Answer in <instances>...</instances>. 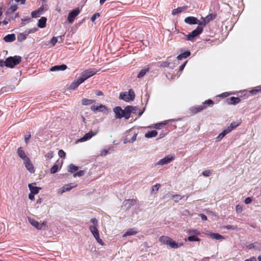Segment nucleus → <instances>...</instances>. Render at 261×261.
I'll use <instances>...</instances> for the list:
<instances>
[{
    "instance_id": "nucleus-1",
    "label": "nucleus",
    "mask_w": 261,
    "mask_h": 261,
    "mask_svg": "<svg viewBox=\"0 0 261 261\" xmlns=\"http://www.w3.org/2000/svg\"><path fill=\"white\" fill-rule=\"evenodd\" d=\"M137 110L136 107L127 106L124 109H122L120 107H116L114 109V112L116 118H124L126 119L130 117L132 113H135Z\"/></svg>"
},
{
    "instance_id": "nucleus-2",
    "label": "nucleus",
    "mask_w": 261,
    "mask_h": 261,
    "mask_svg": "<svg viewBox=\"0 0 261 261\" xmlns=\"http://www.w3.org/2000/svg\"><path fill=\"white\" fill-rule=\"evenodd\" d=\"M159 241L162 244L166 245L171 249H177L184 245L182 242H177L171 238L166 236H161L159 238Z\"/></svg>"
},
{
    "instance_id": "nucleus-3",
    "label": "nucleus",
    "mask_w": 261,
    "mask_h": 261,
    "mask_svg": "<svg viewBox=\"0 0 261 261\" xmlns=\"http://www.w3.org/2000/svg\"><path fill=\"white\" fill-rule=\"evenodd\" d=\"M21 61V57L18 56L10 57L7 58L5 61V65L11 68L19 64Z\"/></svg>"
},
{
    "instance_id": "nucleus-4",
    "label": "nucleus",
    "mask_w": 261,
    "mask_h": 261,
    "mask_svg": "<svg viewBox=\"0 0 261 261\" xmlns=\"http://www.w3.org/2000/svg\"><path fill=\"white\" fill-rule=\"evenodd\" d=\"M175 159V155L173 153L169 154L163 158L159 160L156 163V166H163L172 162Z\"/></svg>"
},
{
    "instance_id": "nucleus-5",
    "label": "nucleus",
    "mask_w": 261,
    "mask_h": 261,
    "mask_svg": "<svg viewBox=\"0 0 261 261\" xmlns=\"http://www.w3.org/2000/svg\"><path fill=\"white\" fill-rule=\"evenodd\" d=\"M90 109L94 113L100 112L103 114H107L109 112V109L107 107L98 103L92 105Z\"/></svg>"
},
{
    "instance_id": "nucleus-6",
    "label": "nucleus",
    "mask_w": 261,
    "mask_h": 261,
    "mask_svg": "<svg viewBox=\"0 0 261 261\" xmlns=\"http://www.w3.org/2000/svg\"><path fill=\"white\" fill-rule=\"evenodd\" d=\"M89 230L96 242L100 245L103 246L105 244L103 241L100 238L99 232L97 229V227H95L94 226H89Z\"/></svg>"
},
{
    "instance_id": "nucleus-7",
    "label": "nucleus",
    "mask_w": 261,
    "mask_h": 261,
    "mask_svg": "<svg viewBox=\"0 0 261 261\" xmlns=\"http://www.w3.org/2000/svg\"><path fill=\"white\" fill-rule=\"evenodd\" d=\"M97 73V70L95 69H88L84 70L79 77L82 81L84 82L85 80L88 78L92 76Z\"/></svg>"
},
{
    "instance_id": "nucleus-8",
    "label": "nucleus",
    "mask_w": 261,
    "mask_h": 261,
    "mask_svg": "<svg viewBox=\"0 0 261 261\" xmlns=\"http://www.w3.org/2000/svg\"><path fill=\"white\" fill-rule=\"evenodd\" d=\"M135 93L132 90H129L126 92H121L120 94L119 98L125 101H132L135 98Z\"/></svg>"
},
{
    "instance_id": "nucleus-9",
    "label": "nucleus",
    "mask_w": 261,
    "mask_h": 261,
    "mask_svg": "<svg viewBox=\"0 0 261 261\" xmlns=\"http://www.w3.org/2000/svg\"><path fill=\"white\" fill-rule=\"evenodd\" d=\"M29 223L35 228L38 230H41L44 229L46 226V222H38L32 218H29Z\"/></svg>"
},
{
    "instance_id": "nucleus-10",
    "label": "nucleus",
    "mask_w": 261,
    "mask_h": 261,
    "mask_svg": "<svg viewBox=\"0 0 261 261\" xmlns=\"http://www.w3.org/2000/svg\"><path fill=\"white\" fill-rule=\"evenodd\" d=\"M76 185L74 183H70L64 185L61 188L57 190V193L60 195L64 193L70 191L71 189L76 187Z\"/></svg>"
},
{
    "instance_id": "nucleus-11",
    "label": "nucleus",
    "mask_w": 261,
    "mask_h": 261,
    "mask_svg": "<svg viewBox=\"0 0 261 261\" xmlns=\"http://www.w3.org/2000/svg\"><path fill=\"white\" fill-rule=\"evenodd\" d=\"M202 28L198 26L187 36V40L193 41L194 38L200 35L202 32Z\"/></svg>"
},
{
    "instance_id": "nucleus-12",
    "label": "nucleus",
    "mask_w": 261,
    "mask_h": 261,
    "mask_svg": "<svg viewBox=\"0 0 261 261\" xmlns=\"http://www.w3.org/2000/svg\"><path fill=\"white\" fill-rule=\"evenodd\" d=\"M98 133V131H90L88 133L85 134V135L80 139L77 140L76 142V143L79 142H85L87 140L90 139L92 137L95 136Z\"/></svg>"
},
{
    "instance_id": "nucleus-13",
    "label": "nucleus",
    "mask_w": 261,
    "mask_h": 261,
    "mask_svg": "<svg viewBox=\"0 0 261 261\" xmlns=\"http://www.w3.org/2000/svg\"><path fill=\"white\" fill-rule=\"evenodd\" d=\"M80 11L76 9L70 12L68 14L67 20L69 23H72L75 18L79 14Z\"/></svg>"
},
{
    "instance_id": "nucleus-14",
    "label": "nucleus",
    "mask_w": 261,
    "mask_h": 261,
    "mask_svg": "<svg viewBox=\"0 0 261 261\" xmlns=\"http://www.w3.org/2000/svg\"><path fill=\"white\" fill-rule=\"evenodd\" d=\"M23 164L25 168L28 171H29L30 173H34L35 172V168L34 165L30 159H28L23 161Z\"/></svg>"
},
{
    "instance_id": "nucleus-15",
    "label": "nucleus",
    "mask_w": 261,
    "mask_h": 261,
    "mask_svg": "<svg viewBox=\"0 0 261 261\" xmlns=\"http://www.w3.org/2000/svg\"><path fill=\"white\" fill-rule=\"evenodd\" d=\"M28 188L30 191V192L35 195L37 194L39 192L40 190H41V187L36 186L35 183L29 184L28 185Z\"/></svg>"
},
{
    "instance_id": "nucleus-16",
    "label": "nucleus",
    "mask_w": 261,
    "mask_h": 261,
    "mask_svg": "<svg viewBox=\"0 0 261 261\" xmlns=\"http://www.w3.org/2000/svg\"><path fill=\"white\" fill-rule=\"evenodd\" d=\"M35 31H36V30L31 29L28 31L27 33H19L17 36V40L21 42V41L24 40L27 38V37L29 34H30L32 33H33Z\"/></svg>"
},
{
    "instance_id": "nucleus-17",
    "label": "nucleus",
    "mask_w": 261,
    "mask_h": 261,
    "mask_svg": "<svg viewBox=\"0 0 261 261\" xmlns=\"http://www.w3.org/2000/svg\"><path fill=\"white\" fill-rule=\"evenodd\" d=\"M184 21L185 23L189 24H195L199 23V20L196 17L193 16H189L186 17Z\"/></svg>"
},
{
    "instance_id": "nucleus-18",
    "label": "nucleus",
    "mask_w": 261,
    "mask_h": 261,
    "mask_svg": "<svg viewBox=\"0 0 261 261\" xmlns=\"http://www.w3.org/2000/svg\"><path fill=\"white\" fill-rule=\"evenodd\" d=\"M242 122L241 120L232 122L226 129L230 133L233 129L238 127Z\"/></svg>"
},
{
    "instance_id": "nucleus-19",
    "label": "nucleus",
    "mask_w": 261,
    "mask_h": 261,
    "mask_svg": "<svg viewBox=\"0 0 261 261\" xmlns=\"http://www.w3.org/2000/svg\"><path fill=\"white\" fill-rule=\"evenodd\" d=\"M213 19L212 15H208L205 18H202L201 21L199 20L198 24L199 25L205 26L211 20Z\"/></svg>"
},
{
    "instance_id": "nucleus-20",
    "label": "nucleus",
    "mask_w": 261,
    "mask_h": 261,
    "mask_svg": "<svg viewBox=\"0 0 261 261\" xmlns=\"http://www.w3.org/2000/svg\"><path fill=\"white\" fill-rule=\"evenodd\" d=\"M207 235L212 239H215L216 240H224V237L218 233L210 232Z\"/></svg>"
},
{
    "instance_id": "nucleus-21",
    "label": "nucleus",
    "mask_w": 261,
    "mask_h": 261,
    "mask_svg": "<svg viewBox=\"0 0 261 261\" xmlns=\"http://www.w3.org/2000/svg\"><path fill=\"white\" fill-rule=\"evenodd\" d=\"M138 231L135 228H132L127 229L126 232L122 235V237H126L129 236H134L137 234Z\"/></svg>"
},
{
    "instance_id": "nucleus-22",
    "label": "nucleus",
    "mask_w": 261,
    "mask_h": 261,
    "mask_svg": "<svg viewBox=\"0 0 261 261\" xmlns=\"http://www.w3.org/2000/svg\"><path fill=\"white\" fill-rule=\"evenodd\" d=\"M17 154L18 155V156L23 161H25L26 160L29 159V158H28L25 152L24 151V150H23V149L20 147L19 148H18L17 149Z\"/></svg>"
},
{
    "instance_id": "nucleus-23",
    "label": "nucleus",
    "mask_w": 261,
    "mask_h": 261,
    "mask_svg": "<svg viewBox=\"0 0 261 261\" xmlns=\"http://www.w3.org/2000/svg\"><path fill=\"white\" fill-rule=\"evenodd\" d=\"M67 68V66L65 65H57L52 67L50 69V71H64Z\"/></svg>"
},
{
    "instance_id": "nucleus-24",
    "label": "nucleus",
    "mask_w": 261,
    "mask_h": 261,
    "mask_svg": "<svg viewBox=\"0 0 261 261\" xmlns=\"http://www.w3.org/2000/svg\"><path fill=\"white\" fill-rule=\"evenodd\" d=\"M80 77H79L77 79L74 80L70 85V88L71 89H74L76 87H77L80 84L83 83Z\"/></svg>"
},
{
    "instance_id": "nucleus-25",
    "label": "nucleus",
    "mask_w": 261,
    "mask_h": 261,
    "mask_svg": "<svg viewBox=\"0 0 261 261\" xmlns=\"http://www.w3.org/2000/svg\"><path fill=\"white\" fill-rule=\"evenodd\" d=\"M187 9V6H183L181 7H178L177 8L174 9L172 11V14L173 15H177Z\"/></svg>"
},
{
    "instance_id": "nucleus-26",
    "label": "nucleus",
    "mask_w": 261,
    "mask_h": 261,
    "mask_svg": "<svg viewBox=\"0 0 261 261\" xmlns=\"http://www.w3.org/2000/svg\"><path fill=\"white\" fill-rule=\"evenodd\" d=\"M169 121V120L161 122V123H156L152 126H149L148 127V128L153 127L156 129H161V128L164 127L166 124H167Z\"/></svg>"
},
{
    "instance_id": "nucleus-27",
    "label": "nucleus",
    "mask_w": 261,
    "mask_h": 261,
    "mask_svg": "<svg viewBox=\"0 0 261 261\" xmlns=\"http://www.w3.org/2000/svg\"><path fill=\"white\" fill-rule=\"evenodd\" d=\"M137 135L138 134L137 133H134L131 138L129 137L128 135H127L124 140V143H127L134 142L136 140Z\"/></svg>"
},
{
    "instance_id": "nucleus-28",
    "label": "nucleus",
    "mask_w": 261,
    "mask_h": 261,
    "mask_svg": "<svg viewBox=\"0 0 261 261\" xmlns=\"http://www.w3.org/2000/svg\"><path fill=\"white\" fill-rule=\"evenodd\" d=\"M229 132L225 128L216 138L217 141H221L227 134H229Z\"/></svg>"
},
{
    "instance_id": "nucleus-29",
    "label": "nucleus",
    "mask_w": 261,
    "mask_h": 261,
    "mask_svg": "<svg viewBox=\"0 0 261 261\" xmlns=\"http://www.w3.org/2000/svg\"><path fill=\"white\" fill-rule=\"evenodd\" d=\"M110 147L104 148L100 150L99 156L101 157H104L110 153Z\"/></svg>"
},
{
    "instance_id": "nucleus-30",
    "label": "nucleus",
    "mask_w": 261,
    "mask_h": 261,
    "mask_svg": "<svg viewBox=\"0 0 261 261\" xmlns=\"http://www.w3.org/2000/svg\"><path fill=\"white\" fill-rule=\"evenodd\" d=\"M227 102L229 105H236L240 102V99L239 97H231L227 99Z\"/></svg>"
},
{
    "instance_id": "nucleus-31",
    "label": "nucleus",
    "mask_w": 261,
    "mask_h": 261,
    "mask_svg": "<svg viewBox=\"0 0 261 261\" xmlns=\"http://www.w3.org/2000/svg\"><path fill=\"white\" fill-rule=\"evenodd\" d=\"M16 39L15 35L14 34H9L6 36L4 40L7 42H11L14 41Z\"/></svg>"
},
{
    "instance_id": "nucleus-32",
    "label": "nucleus",
    "mask_w": 261,
    "mask_h": 261,
    "mask_svg": "<svg viewBox=\"0 0 261 261\" xmlns=\"http://www.w3.org/2000/svg\"><path fill=\"white\" fill-rule=\"evenodd\" d=\"M46 18L44 17H42L38 21V26L40 28H44L45 27Z\"/></svg>"
},
{
    "instance_id": "nucleus-33",
    "label": "nucleus",
    "mask_w": 261,
    "mask_h": 261,
    "mask_svg": "<svg viewBox=\"0 0 261 261\" xmlns=\"http://www.w3.org/2000/svg\"><path fill=\"white\" fill-rule=\"evenodd\" d=\"M79 169V167L76 166H75L73 164H70L68 166V171L71 173H73L77 171Z\"/></svg>"
},
{
    "instance_id": "nucleus-34",
    "label": "nucleus",
    "mask_w": 261,
    "mask_h": 261,
    "mask_svg": "<svg viewBox=\"0 0 261 261\" xmlns=\"http://www.w3.org/2000/svg\"><path fill=\"white\" fill-rule=\"evenodd\" d=\"M206 107L205 106H204V105L198 106L197 107H195L194 108H193L192 109V111H193V112L194 113H197L198 112H200L202 110L206 109Z\"/></svg>"
},
{
    "instance_id": "nucleus-35",
    "label": "nucleus",
    "mask_w": 261,
    "mask_h": 261,
    "mask_svg": "<svg viewBox=\"0 0 261 261\" xmlns=\"http://www.w3.org/2000/svg\"><path fill=\"white\" fill-rule=\"evenodd\" d=\"M158 135V132L156 130H152L148 132L145 134V137L147 138H150L155 137Z\"/></svg>"
},
{
    "instance_id": "nucleus-36",
    "label": "nucleus",
    "mask_w": 261,
    "mask_h": 261,
    "mask_svg": "<svg viewBox=\"0 0 261 261\" xmlns=\"http://www.w3.org/2000/svg\"><path fill=\"white\" fill-rule=\"evenodd\" d=\"M249 92L252 95H256L257 93H261V86L254 87L253 89L249 91Z\"/></svg>"
},
{
    "instance_id": "nucleus-37",
    "label": "nucleus",
    "mask_w": 261,
    "mask_h": 261,
    "mask_svg": "<svg viewBox=\"0 0 261 261\" xmlns=\"http://www.w3.org/2000/svg\"><path fill=\"white\" fill-rule=\"evenodd\" d=\"M94 102V100L93 99L83 98L82 100V103L84 106H87L92 104Z\"/></svg>"
},
{
    "instance_id": "nucleus-38",
    "label": "nucleus",
    "mask_w": 261,
    "mask_h": 261,
    "mask_svg": "<svg viewBox=\"0 0 261 261\" xmlns=\"http://www.w3.org/2000/svg\"><path fill=\"white\" fill-rule=\"evenodd\" d=\"M190 55V52L189 51H186L182 54H180L177 57V59L178 60H181L184 58H186Z\"/></svg>"
},
{
    "instance_id": "nucleus-39",
    "label": "nucleus",
    "mask_w": 261,
    "mask_h": 261,
    "mask_svg": "<svg viewBox=\"0 0 261 261\" xmlns=\"http://www.w3.org/2000/svg\"><path fill=\"white\" fill-rule=\"evenodd\" d=\"M58 39H60L62 40V37L61 36H58V37H53L49 41V43L51 44L52 46H54L55 45V44L58 42Z\"/></svg>"
},
{
    "instance_id": "nucleus-40",
    "label": "nucleus",
    "mask_w": 261,
    "mask_h": 261,
    "mask_svg": "<svg viewBox=\"0 0 261 261\" xmlns=\"http://www.w3.org/2000/svg\"><path fill=\"white\" fill-rule=\"evenodd\" d=\"M43 9H40L39 10H38L37 11H34L33 12H32V15L33 16V17H39L41 14H42L43 13Z\"/></svg>"
},
{
    "instance_id": "nucleus-41",
    "label": "nucleus",
    "mask_w": 261,
    "mask_h": 261,
    "mask_svg": "<svg viewBox=\"0 0 261 261\" xmlns=\"http://www.w3.org/2000/svg\"><path fill=\"white\" fill-rule=\"evenodd\" d=\"M59 166L57 164H55L50 169V173L51 174H55L59 170Z\"/></svg>"
},
{
    "instance_id": "nucleus-42",
    "label": "nucleus",
    "mask_w": 261,
    "mask_h": 261,
    "mask_svg": "<svg viewBox=\"0 0 261 261\" xmlns=\"http://www.w3.org/2000/svg\"><path fill=\"white\" fill-rule=\"evenodd\" d=\"M17 9V6L16 5L12 6L7 11V14L13 13Z\"/></svg>"
},
{
    "instance_id": "nucleus-43",
    "label": "nucleus",
    "mask_w": 261,
    "mask_h": 261,
    "mask_svg": "<svg viewBox=\"0 0 261 261\" xmlns=\"http://www.w3.org/2000/svg\"><path fill=\"white\" fill-rule=\"evenodd\" d=\"M148 71V69H144L141 70L138 75V77L141 78V77H143V76H144L146 74V73Z\"/></svg>"
},
{
    "instance_id": "nucleus-44",
    "label": "nucleus",
    "mask_w": 261,
    "mask_h": 261,
    "mask_svg": "<svg viewBox=\"0 0 261 261\" xmlns=\"http://www.w3.org/2000/svg\"><path fill=\"white\" fill-rule=\"evenodd\" d=\"M188 233L192 235H199L200 232L196 229H190L187 231Z\"/></svg>"
},
{
    "instance_id": "nucleus-45",
    "label": "nucleus",
    "mask_w": 261,
    "mask_h": 261,
    "mask_svg": "<svg viewBox=\"0 0 261 261\" xmlns=\"http://www.w3.org/2000/svg\"><path fill=\"white\" fill-rule=\"evenodd\" d=\"M188 240L189 241H191V242H193V241L198 242L199 241V239L198 237H197L196 236H191L188 238Z\"/></svg>"
},
{
    "instance_id": "nucleus-46",
    "label": "nucleus",
    "mask_w": 261,
    "mask_h": 261,
    "mask_svg": "<svg viewBox=\"0 0 261 261\" xmlns=\"http://www.w3.org/2000/svg\"><path fill=\"white\" fill-rule=\"evenodd\" d=\"M85 172H86L84 170H80V171L77 172L76 173H74L73 174V177H75L76 176H79V177L82 176L85 174Z\"/></svg>"
},
{
    "instance_id": "nucleus-47",
    "label": "nucleus",
    "mask_w": 261,
    "mask_h": 261,
    "mask_svg": "<svg viewBox=\"0 0 261 261\" xmlns=\"http://www.w3.org/2000/svg\"><path fill=\"white\" fill-rule=\"evenodd\" d=\"M90 222L92 223V224L90 226H94L95 227L98 226V221L96 218H92L90 220Z\"/></svg>"
},
{
    "instance_id": "nucleus-48",
    "label": "nucleus",
    "mask_w": 261,
    "mask_h": 261,
    "mask_svg": "<svg viewBox=\"0 0 261 261\" xmlns=\"http://www.w3.org/2000/svg\"><path fill=\"white\" fill-rule=\"evenodd\" d=\"M160 187L161 185L159 184H157L152 187L151 190L153 192H156L159 190Z\"/></svg>"
},
{
    "instance_id": "nucleus-49",
    "label": "nucleus",
    "mask_w": 261,
    "mask_h": 261,
    "mask_svg": "<svg viewBox=\"0 0 261 261\" xmlns=\"http://www.w3.org/2000/svg\"><path fill=\"white\" fill-rule=\"evenodd\" d=\"M202 174L205 177H208L212 174V171L209 170L203 171Z\"/></svg>"
},
{
    "instance_id": "nucleus-50",
    "label": "nucleus",
    "mask_w": 261,
    "mask_h": 261,
    "mask_svg": "<svg viewBox=\"0 0 261 261\" xmlns=\"http://www.w3.org/2000/svg\"><path fill=\"white\" fill-rule=\"evenodd\" d=\"M58 155L60 158H65L66 156V153L62 149L59 150L58 152Z\"/></svg>"
},
{
    "instance_id": "nucleus-51",
    "label": "nucleus",
    "mask_w": 261,
    "mask_h": 261,
    "mask_svg": "<svg viewBox=\"0 0 261 261\" xmlns=\"http://www.w3.org/2000/svg\"><path fill=\"white\" fill-rule=\"evenodd\" d=\"M236 210L238 213H241L243 210V207L241 205L238 204L236 205Z\"/></svg>"
},
{
    "instance_id": "nucleus-52",
    "label": "nucleus",
    "mask_w": 261,
    "mask_h": 261,
    "mask_svg": "<svg viewBox=\"0 0 261 261\" xmlns=\"http://www.w3.org/2000/svg\"><path fill=\"white\" fill-rule=\"evenodd\" d=\"M54 155V153L53 151H49L45 155V157L48 159H51Z\"/></svg>"
},
{
    "instance_id": "nucleus-53",
    "label": "nucleus",
    "mask_w": 261,
    "mask_h": 261,
    "mask_svg": "<svg viewBox=\"0 0 261 261\" xmlns=\"http://www.w3.org/2000/svg\"><path fill=\"white\" fill-rule=\"evenodd\" d=\"M181 199H182V197L180 195H177L173 196V200L176 202L178 201L179 200H181Z\"/></svg>"
},
{
    "instance_id": "nucleus-54",
    "label": "nucleus",
    "mask_w": 261,
    "mask_h": 261,
    "mask_svg": "<svg viewBox=\"0 0 261 261\" xmlns=\"http://www.w3.org/2000/svg\"><path fill=\"white\" fill-rule=\"evenodd\" d=\"M99 17V13H95L91 17V20L94 22L95 20L97 18H98Z\"/></svg>"
},
{
    "instance_id": "nucleus-55",
    "label": "nucleus",
    "mask_w": 261,
    "mask_h": 261,
    "mask_svg": "<svg viewBox=\"0 0 261 261\" xmlns=\"http://www.w3.org/2000/svg\"><path fill=\"white\" fill-rule=\"evenodd\" d=\"M252 201V200L250 197H247L245 199L244 202L245 204H248L251 203Z\"/></svg>"
},
{
    "instance_id": "nucleus-56",
    "label": "nucleus",
    "mask_w": 261,
    "mask_h": 261,
    "mask_svg": "<svg viewBox=\"0 0 261 261\" xmlns=\"http://www.w3.org/2000/svg\"><path fill=\"white\" fill-rule=\"evenodd\" d=\"M203 104H204V105H206V104H207V105H212L214 104V102H213V100H212L211 99H208V100H205L203 102Z\"/></svg>"
},
{
    "instance_id": "nucleus-57",
    "label": "nucleus",
    "mask_w": 261,
    "mask_h": 261,
    "mask_svg": "<svg viewBox=\"0 0 261 261\" xmlns=\"http://www.w3.org/2000/svg\"><path fill=\"white\" fill-rule=\"evenodd\" d=\"M35 195L34 194H32L30 192V193L29 194V198L31 200H35Z\"/></svg>"
},
{
    "instance_id": "nucleus-58",
    "label": "nucleus",
    "mask_w": 261,
    "mask_h": 261,
    "mask_svg": "<svg viewBox=\"0 0 261 261\" xmlns=\"http://www.w3.org/2000/svg\"><path fill=\"white\" fill-rule=\"evenodd\" d=\"M244 261H257V259L254 256H252L244 260Z\"/></svg>"
},
{
    "instance_id": "nucleus-59",
    "label": "nucleus",
    "mask_w": 261,
    "mask_h": 261,
    "mask_svg": "<svg viewBox=\"0 0 261 261\" xmlns=\"http://www.w3.org/2000/svg\"><path fill=\"white\" fill-rule=\"evenodd\" d=\"M199 216L202 220L205 221L207 220L206 216L205 215H204V214H201L199 215Z\"/></svg>"
},
{
    "instance_id": "nucleus-60",
    "label": "nucleus",
    "mask_w": 261,
    "mask_h": 261,
    "mask_svg": "<svg viewBox=\"0 0 261 261\" xmlns=\"http://www.w3.org/2000/svg\"><path fill=\"white\" fill-rule=\"evenodd\" d=\"M247 247L249 249H253L254 248V244H250L248 245L247 246Z\"/></svg>"
},
{
    "instance_id": "nucleus-61",
    "label": "nucleus",
    "mask_w": 261,
    "mask_h": 261,
    "mask_svg": "<svg viewBox=\"0 0 261 261\" xmlns=\"http://www.w3.org/2000/svg\"><path fill=\"white\" fill-rule=\"evenodd\" d=\"M186 63H187V61H186V62H185V63H184L182 65H181V66L179 67V70H180V71H181V70H182L184 69V67H185V65H186Z\"/></svg>"
},
{
    "instance_id": "nucleus-62",
    "label": "nucleus",
    "mask_w": 261,
    "mask_h": 261,
    "mask_svg": "<svg viewBox=\"0 0 261 261\" xmlns=\"http://www.w3.org/2000/svg\"><path fill=\"white\" fill-rule=\"evenodd\" d=\"M228 95H229V93H228L225 92V93H222L221 95V96L222 97H225L228 96Z\"/></svg>"
},
{
    "instance_id": "nucleus-63",
    "label": "nucleus",
    "mask_w": 261,
    "mask_h": 261,
    "mask_svg": "<svg viewBox=\"0 0 261 261\" xmlns=\"http://www.w3.org/2000/svg\"><path fill=\"white\" fill-rule=\"evenodd\" d=\"M15 1L17 3H20L21 4H24L25 0H15Z\"/></svg>"
},
{
    "instance_id": "nucleus-64",
    "label": "nucleus",
    "mask_w": 261,
    "mask_h": 261,
    "mask_svg": "<svg viewBox=\"0 0 261 261\" xmlns=\"http://www.w3.org/2000/svg\"><path fill=\"white\" fill-rule=\"evenodd\" d=\"M30 137H31V135H27V136H25V141L26 142L30 138Z\"/></svg>"
}]
</instances>
